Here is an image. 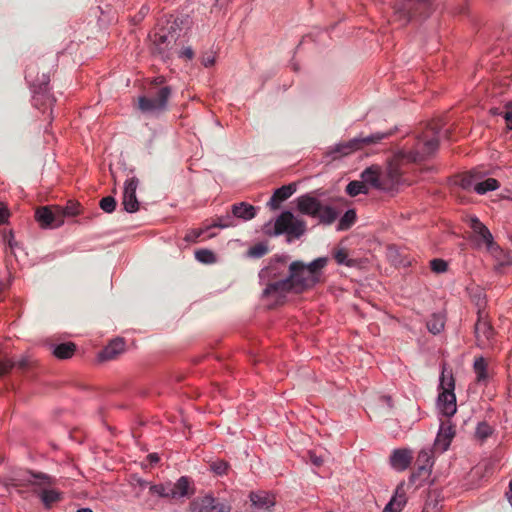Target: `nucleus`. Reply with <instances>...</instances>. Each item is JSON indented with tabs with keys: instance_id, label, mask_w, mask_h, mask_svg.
I'll return each instance as SVG.
<instances>
[{
	"instance_id": "nucleus-12",
	"label": "nucleus",
	"mask_w": 512,
	"mask_h": 512,
	"mask_svg": "<svg viewBox=\"0 0 512 512\" xmlns=\"http://www.w3.org/2000/svg\"><path fill=\"white\" fill-rule=\"evenodd\" d=\"M415 465L416 470L413 472L411 476L412 480L427 478L430 474L431 467L433 465L431 451L425 449L421 450L418 453Z\"/></svg>"
},
{
	"instance_id": "nucleus-34",
	"label": "nucleus",
	"mask_w": 512,
	"mask_h": 512,
	"mask_svg": "<svg viewBox=\"0 0 512 512\" xmlns=\"http://www.w3.org/2000/svg\"><path fill=\"white\" fill-rule=\"evenodd\" d=\"M174 41V36L170 33L166 32H156L153 36V43L157 46V48L162 51L163 45L168 46L171 42Z\"/></svg>"
},
{
	"instance_id": "nucleus-2",
	"label": "nucleus",
	"mask_w": 512,
	"mask_h": 512,
	"mask_svg": "<svg viewBox=\"0 0 512 512\" xmlns=\"http://www.w3.org/2000/svg\"><path fill=\"white\" fill-rule=\"evenodd\" d=\"M441 125L438 122L428 124L425 130L417 136L413 147L402 153V158L409 162H421L431 156L439 146Z\"/></svg>"
},
{
	"instance_id": "nucleus-58",
	"label": "nucleus",
	"mask_w": 512,
	"mask_h": 512,
	"mask_svg": "<svg viewBox=\"0 0 512 512\" xmlns=\"http://www.w3.org/2000/svg\"><path fill=\"white\" fill-rule=\"evenodd\" d=\"M509 490H510V497H509V501H510V503H511V505H512V481H511V482H510V484H509Z\"/></svg>"
},
{
	"instance_id": "nucleus-10",
	"label": "nucleus",
	"mask_w": 512,
	"mask_h": 512,
	"mask_svg": "<svg viewBox=\"0 0 512 512\" xmlns=\"http://www.w3.org/2000/svg\"><path fill=\"white\" fill-rule=\"evenodd\" d=\"M35 217L43 228H58L63 224L57 205L38 208Z\"/></svg>"
},
{
	"instance_id": "nucleus-11",
	"label": "nucleus",
	"mask_w": 512,
	"mask_h": 512,
	"mask_svg": "<svg viewBox=\"0 0 512 512\" xmlns=\"http://www.w3.org/2000/svg\"><path fill=\"white\" fill-rule=\"evenodd\" d=\"M138 186V179L132 177L125 181L122 205L125 211L129 213L136 212L139 209V202L136 198V189Z\"/></svg>"
},
{
	"instance_id": "nucleus-42",
	"label": "nucleus",
	"mask_w": 512,
	"mask_h": 512,
	"mask_svg": "<svg viewBox=\"0 0 512 512\" xmlns=\"http://www.w3.org/2000/svg\"><path fill=\"white\" fill-rule=\"evenodd\" d=\"M493 432L492 427L486 422H480L476 428V436L480 439L488 438Z\"/></svg>"
},
{
	"instance_id": "nucleus-54",
	"label": "nucleus",
	"mask_w": 512,
	"mask_h": 512,
	"mask_svg": "<svg viewBox=\"0 0 512 512\" xmlns=\"http://www.w3.org/2000/svg\"><path fill=\"white\" fill-rule=\"evenodd\" d=\"M180 57L191 60L194 57V51L191 47H186L180 52Z\"/></svg>"
},
{
	"instance_id": "nucleus-49",
	"label": "nucleus",
	"mask_w": 512,
	"mask_h": 512,
	"mask_svg": "<svg viewBox=\"0 0 512 512\" xmlns=\"http://www.w3.org/2000/svg\"><path fill=\"white\" fill-rule=\"evenodd\" d=\"M201 62L205 67H211L215 63V53L213 51L205 52L201 57Z\"/></svg>"
},
{
	"instance_id": "nucleus-23",
	"label": "nucleus",
	"mask_w": 512,
	"mask_h": 512,
	"mask_svg": "<svg viewBox=\"0 0 512 512\" xmlns=\"http://www.w3.org/2000/svg\"><path fill=\"white\" fill-rule=\"evenodd\" d=\"M486 250L497 262L496 269H500L501 267L511 264V258L509 254L505 252L497 243L494 242Z\"/></svg>"
},
{
	"instance_id": "nucleus-9",
	"label": "nucleus",
	"mask_w": 512,
	"mask_h": 512,
	"mask_svg": "<svg viewBox=\"0 0 512 512\" xmlns=\"http://www.w3.org/2000/svg\"><path fill=\"white\" fill-rule=\"evenodd\" d=\"M470 228L472 233L469 239L474 247H485L487 249L494 243L490 230L478 218L473 217L470 219Z\"/></svg>"
},
{
	"instance_id": "nucleus-5",
	"label": "nucleus",
	"mask_w": 512,
	"mask_h": 512,
	"mask_svg": "<svg viewBox=\"0 0 512 512\" xmlns=\"http://www.w3.org/2000/svg\"><path fill=\"white\" fill-rule=\"evenodd\" d=\"M439 388L441 392L438 396V405L443 415L451 417L456 413V396L454 394L455 381L452 375L447 377L445 372H442Z\"/></svg>"
},
{
	"instance_id": "nucleus-26",
	"label": "nucleus",
	"mask_w": 512,
	"mask_h": 512,
	"mask_svg": "<svg viewBox=\"0 0 512 512\" xmlns=\"http://www.w3.org/2000/svg\"><path fill=\"white\" fill-rule=\"evenodd\" d=\"M76 350V345L72 342L61 343L56 345L53 354L59 359L70 358Z\"/></svg>"
},
{
	"instance_id": "nucleus-17",
	"label": "nucleus",
	"mask_w": 512,
	"mask_h": 512,
	"mask_svg": "<svg viewBox=\"0 0 512 512\" xmlns=\"http://www.w3.org/2000/svg\"><path fill=\"white\" fill-rule=\"evenodd\" d=\"M413 459L412 451L409 449H396L390 456L391 466L398 470L403 471L408 468Z\"/></svg>"
},
{
	"instance_id": "nucleus-50",
	"label": "nucleus",
	"mask_w": 512,
	"mask_h": 512,
	"mask_svg": "<svg viewBox=\"0 0 512 512\" xmlns=\"http://www.w3.org/2000/svg\"><path fill=\"white\" fill-rule=\"evenodd\" d=\"M504 119L507 124V128L512 130V101L505 105Z\"/></svg>"
},
{
	"instance_id": "nucleus-61",
	"label": "nucleus",
	"mask_w": 512,
	"mask_h": 512,
	"mask_svg": "<svg viewBox=\"0 0 512 512\" xmlns=\"http://www.w3.org/2000/svg\"><path fill=\"white\" fill-rule=\"evenodd\" d=\"M423 512H429V511H428V509H427V508H425V509L423 510Z\"/></svg>"
},
{
	"instance_id": "nucleus-55",
	"label": "nucleus",
	"mask_w": 512,
	"mask_h": 512,
	"mask_svg": "<svg viewBox=\"0 0 512 512\" xmlns=\"http://www.w3.org/2000/svg\"><path fill=\"white\" fill-rule=\"evenodd\" d=\"M5 240L8 242V245L11 249H13L14 245H16V243L14 242V235L11 231L8 235H5Z\"/></svg>"
},
{
	"instance_id": "nucleus-31",
	"label": "nucleus",
	"mask_w": 512,
	"mask_h": 512,
	"mask_svg": "<svg viewBox=\"0 0 512 512\" xmlns=\"http://www.w3.org/2000/svg\"><path fill=\"white\" fill-rule=\"evenodd\" d=\"M337 216L338 214L333 208L321 205L320 212L317 214L316 218L319 219L321 223L332 224Z\"/></svg>"
},
{
	"instance_id": "nucleus-37",
	"label": "nucleus",
	"mask_w": 512,
	"mask_h": 512,
	"mask_svg": "<svg viewBox=\"0 0 512 512\" xmlns=\"http://www.w3.org/2000/svg\"><path fill=\"white\" fill-rule=\"evenodd\" d=\"M195 258L204 264H211L215 262V255L211 250L199 249L195 252Z\"/></svg>"
},
{
	"instance_id": "nucleus-25",
	"label": "nucleus",
	"mask_w": 512,
	"mask_h": 512,
	"mask_svg": "<svg viewBox=\"0 0 512 512\" xmlns=\"http://www.w3.org/2000/svg\"><path fill=\"white\" fill-rule=\"evenodd\" d=\"M250 500L254 506L261 509H269L275 504L274 497L264 492L251 493Z\"/></svg>"
},
{
	"instance_id": "nucleus-13",
	"label": "nucleus",
	"mask_w": 512,
	"mask_h": 512,
	"mask_svg": "<svg viewBox=\"0 0 512 512\" xmlns=\"http://www.w3.org/2000/svg\"><path fill=\"white\" fill-rule=\"evenodd\" d=\"M171 499L191 497L195 493L192 480L187 476L180 477L174 484H171Z\"/></svg>"
},
{
	"instance_id": "nucleus-32",
	"label": "nucleus",
	"mask_w": 512,
	"mask_h": 512,
	"mask_svg": "<svg viewBox=\"0 0 512 512\" xmlns=\"http://www.w3.org/2000/svg\"><path fill=\"white\" fill-rule=\"evenodd\" d=\"M444 318L440 314H433L427 321V329L433 334H438L444 328Z\"/></svg>"
},
{
	"instance_id": "nucleus-57",
	"label": "nucleus",
	"mask_w": 512,
	"mask_h": 512,
	"mask_svg": "<svg viewBox=\"0 0 512 512\" xmlns=\"http://www.w3.org/2000/svg\"><path fill=\"white\" fill-rule=\"evenodd\" d=\"M490 112L493 115H502L504 117V111H501L500 108H492Z\"/></svg>"
},
{
	"instance_id": "nucleus-8",
	"label": "nucleus",
	"mask_w": 512,
	"mask_h": 512,
	"mask_svg": "<svg viewBox=\"0 0 512 512\" xmlns=\"http://www.w3.org/2000/svg\"><path fill=\"white\" fill-rule=\"evenodd\" d=\"M274 230L276 235L286 233L294 238H299L304 234L306 224L302 220L295 219L290 211H285L276 219Z\"/></svg>"
},
{
	"instance_id": "nucleus-20",
	"label": "nucleus",
	"mask_w": 512,
	"mask_h": 512,
	"mask_svg": "<svg viewBox=\"0 0 512 512\" xmlns=\"http://www.w3.org/2000/svg\"><path fill=\"white\" fill-rule=\"evenodd\" d=\"M124 341L122 339H115L111 341L100 353L99 359L101 361H108L115 359L119 354L124 351Z\"/></svg>"
},
{
	"instance_id": "nucleus-7",
	"label": "nucleus",
	"mask_w": 512,
	"mask_h": 512,
	"mask_svg": "<svg viewBox=\"0 0 512 512\" xmlns=\"http://www.w3.org/2000/svg\"><path fill=\"white\" fill-rule=\"evenodd\" d=\"M392 134L393 131L389 130L387 132H376L369 136L354 138L347 142L336 145L335 148L332 150V153L339 154L341 156H346L365 145L379 143L381 140L388 138Z\"/></svg>"
},
{
	"instance_id": "nucleus-51",
	"label": "nucleus",
	"mask_w": 512,
	"mask_h": 512,
	"mask_svg": "<svg viewBox=\"0 0 512 512\" xmlns=\"http://www.w3.org/2000/svg\"><path fill=\"white\" fill-rule=\"evenodd\" d=\"M16 365L15 368H18L21 371H25L29 368L30 362L27 358H22L18 361H15Z\"/></svg>"
},
{
	"instance_id": "nucleus-22",
	"label": "nucleus",
	"mask_w": 512,
	"mask_h": 512,
	"mask_svg": "<svg viewBox=\"0 0 512 512\" xmlns=\"http://www.w3.org/2000/svg\"><path fill=\"white\" fill-rule=\"evenodd\" d=\"M256 207L246 202L234 204L231 208L232 215L245 221L251 220L256 216Z\"/></svg>"
},
{
	"instance_id": "nucleus-38",
	"label": "nucleus",
	"mask_w": 512,
	"mask_h": 512,
	"mask_svg": "<svg viewBox=\"0 0 512 512\" xmlns=\"http://www.w3.org/2000/svg\"><path fill=\"white\" fill-rule=\"evenodd\" d=\"M334 258L338 264L346 265L348 267L355 265L354 260L348 259V253L345 249H338L334 254Z\"/></svg>"
},
{
	"instance_id": "nucleus-30",
	"label": "nucleus",
	"mask_w": 512,
	"mask_h": 512,
	"mask_svg": "<svg viewBox=\"0 0 512 512\" xmlns=\"http://www.w3.org/2000/svg\"><path fill=\"white\" fill-rule=\"evenodd\" d=\"M368 192V186L362 181L354 180L349 182L346 186V193L351 197H355L359 194H368Z\"/></svg>"
},
{
	"instance_id": "nucleus-29",
	"label": "nucleus",
	"mask_w": 512,
	"mask_h": 512,
	"mask_svg": "<svg viewBox=\"0 0 512 512\" xmlns=\"http://www.w3.org/2000/svg\"><path fill=\"white\" fill-rule=\"evenodd\" d=\"M499 187V182L494 178H488L482 182H477L474 185V191L482 195L488 191L496 190Z\"/></svg>"
},
{
	"instance_id": "nucleus-4",
	"label": "nucleus",
	"mask_w": 512,
	"mask_h": 512,
	"mask_svg": "<svg viewBox=\"0 0 512 512\" xmlns=\"http://www.w3.org/2000/svg\"><path fill=\"white\" fill-rule=\"evenodd\" d=\"M172 94L169 86L153 88L149 96L139 98V109L142 112H162L167 109L168 100Z\"/></svg>"
},
{
	"instance_id": "nucleus-15",
	"label": "nucleus",
	"mask_w": 512,
	"mask_h": 512,
	"mask_svg": "<svg viewBox=\"0 0 512 512\" xmlns=\"http://www.w3.org/2000/svg\"><path fill=\"white\" fill-rule=\"evenodd\" d=\"M321 202L310 195H303L297 199L298 210L305 215L316 218L320 212Z\"/></svg>"
},
{
	"instance_id": "nucleus-14",
	"label": "nucleus",
	"mask_w": 512,
	"mask_h": 512,
	"mask_svg": "<svg viewBox=\"0 0 512 512\" xmlns=\"http://www.w3.org/2000/svg\"><path fill=\"white\" fill-rule=\"evenodd\" d=\"M402 172L395 164H390L384 172H381V183L383 191L393 190L401 180Z\"/></svg>"
},
{
	"instance_id": "nucleus-18",
	"label": "nucleus",
	"mask_w": 512,
	"mask_h": 512,
	"mask_svg": "<svg viewBox=\"0 0 512 512\" xmlns=\"http://www.w3.org/2000/svg\"><path fill=\"white\" fill-rule=\"evenodd\" d=\"M296 191V184L290 183L275 190L270 198L268 205L271 209L275 210L280 207V204L287 200Z\"/></svg>"
},
{
	"instance_id": "nucleus-27",
	"label": "nucleus",
	"mask_w": 512,
	"mask_h": 512,
	"mask_svg": "<svg viewBox=\"0 0 512 512\" xmlns=\"http://www.w3.org/2000/svg\"><path fill=\"white\" fill-rule=\"evenodd\" d=\"M57 211H59L62 220L64 221L65 217L76 216L80 214V205L75 201H68L65 206L57 205Z\"/></svg>"
},
{
	"instance_id": "nucleus-16",
	"label": "nucleus",
	"mask_w": 512,
	"mask_h": 512,
	"mask_svg": "<svg viewBox=\"0 0 512 512\" xmlns=\"http://www.w3.org/2000/svg\"><path fill=\"white\" fill-rule=\"evenodd\" d=\"M454 435L455 431L450 422L443 421L435 440L436 448L441 449L442 451L447 450Z\"/></svg>"
},
{
	"instance_id": "nucleus-44",
	"label": "nucleus",
	"mask_w": 512,
	"mask_h": 512,
	"mask_svg": "<svg viewBox=\"0 0 512 512\" xmlns=\"http://www.w3.org/2000/svg\"><path fill=\"white\" fill-rule=\"evenodd\" d=\"M171 483L166 485H154L151 487V491L157 493L161 497L170 498Z\"/></svg>"
},
{
	"instance_id": "nucleus-33",
	"label": "nucleus",
	"mask_w": 512,
	"mask_h": 512,
	"mask_svg": "<svg viewBox=\"0 0 512 512\" xmlns=\"http://www.w3.org/2000/svg\"><path fill=\"white\" fill-rule=\"evenodd\" d=\"M475 333L478 339L483 337L489 340L493 335V329L487 322L479 320L475 325Z\"/></svg>"
},
{
	"instance_id": "nucleus-3",
	"label": "nucleus",
	"mask_w": 512,
	"mask_h": 512,
	"mask_svg": "<svg viewBox=\"0 0 512 512\" xmlns=\"http://www.w3.org/2000/svg\"><path fill=\"white\" fill-rule=\"evenodd\" d=\"M432 11L430 0H405L396 7V14L405 23L411 20L426 19Z\"/></svg>"
},
{
	"instance_id": "nucleus-36",
	"label": "nucleus",
	"mask_w": 512,
	"mask_h": 512,
	"mask_svg": "<svg viewBox=\"0 0 512 512\" xmlns=\"http://www.w3.org/2000/svg\"><path fill=\"white\" fill-rule=\"evenodd\" d=\"M235 226V223H234V220H233V216L231 215H226V216H220V217H217L212 224L210 225H206V229H211V228H228V227H233Z\"/></svg>"
},
{
	"instance_id": "nucleus-40",
	"label": "nucleus",
	"mask_w": 512,
	"mask_h": 512,
	"mask_svg": "<svg viewBox=\"0 0 512 512\" xmlns=\"http://www.w3.org/2000/svg\"><path fill=\"white\" fill-rule=\"evenodd\" d=\"M405 500L402 497H393L385 506L383 512H400Z\"/></svg>"
},
{
	"instance_id": "nucleus-53",
	"label": "nucleus",
	"mask_w": 512,
	"mask_h": 512,
	"mask_svg": "<svg viewBox=\"0 0 512 512\" xmlns=\"http://www.w3.org/2000/svg\"><path fill=\"white\" fill-rule=\"evenodd\" d=\"M8 215L9 213L6 206L0 202V225L6 222Z\"/></svg>"
},
{
	"instance_id": "nucleus-24",
	"label": "nucleus",
	"mask_w": 512,
	"mask_h": 512,
	"mask_svg": "<svg viewBox=\"0 0 512 512\" xmlns=\"http://www.w3.org/2000/svg\"><path fill=\"white\" fill-rule=\"evenodd\" d=\"M473 369L476 374L477 382L486 384L489 380L487 360L484 357L475 358Z\"/></svg>"
},
{
	"instance_id": "nucleus-59",
	"label": "nucleus",
	"mask_w": 512,
	"mask_h": 512,
	"mask_svg": "<svg viewBox=\"0 0 512 512\" xmlns=\"http://www.w3.org/2000/svg\"><path fill=\"white\" fill-rule=\"evenodd\" d=\"M76 512H93L90 508H80Z\"/></svg>"
},
{
	"instance_id": "nucleus-6",
	"label": "nucleus",
	"mask_w": 512,
	"mask_h": 512,
	"mask_svg": "<svg viewBox=\"0 0 512 512\" xmlns=\"http://www.w3.org/2000/svg\"><path fill=\"white\" fill-rule=\"evenodd\" d=\"M27 481L32 485L41 487L38 495L46 508H51L53 504L62 500L61 492L55 489H48L53 484V480L49 475L30 472V478Z\"/></svg>"
},
{
	"instance_id": "nucleus-21",
	"label": "nucleus",
	"mask_w": 512,
	"mask_h": 512,
	"mask_svg": "<svg viewBox=\"0 0 512 512\" xmlns=\"http://www.w3.org/2000/svg\"><path fill=\"white\" fill-rule=\"evenodd\" d=\"M362 182L366 185L370 184L372 187L382 190L381 171L377 166L366 168L361 173Z\"/></svg>"
},
{
	"instance_id": "nucleus-39",
	"label": "nucleus",
	"mask_w": 512,
	"mask_h": 512,
	"mask_svg": "<svg viewBox=\"0 0 512 512\" xmlns=\"http://www.w3.org/2000/svg\"><path fill=\"white\" fill-rule=\"evenodd\" d=\"M100 208L106 213H112L116 209L117 202L114 197L106 196L100 200Z\"/></svg>"
},
{
	"instance_id": "nucleus-47",
	"label": "nucleus",
	"mask_w": 512,
	"mask_h": 512,
	"mask_svg": "<svg viewBox=\"0 0 512 512\" xmlns=\"http://www.w3.org/2000/svg\"><path fill=\"white\" fill-rule=\"evenodd\" d=\"M212 470L218 475H224L227 473L229 465L227 462L219 461L212 464Z\"/></svg>"
},
{
	"instance_id": "nucleus-28",
	"label": "nucleus",
	"mask_w": 512,
	"mask_h": 512,
	"mask_svg": "<svg viewBox=\"0 0 512 512\" xmlns=\"http://www.w3.org/2000/svg\"><path fill=\"white\" fill-rule=\"evenodd\" d=\"M54 101V97L47 93L46 88H42L41 86L39 87V91H37L33 97V104L38 108L42 105L51 106Z\"/></svg>"
},
{
	"instance_id": "nucleus-56",
	"label": "nucleus",
	"mask_w": 512,
	"mask_h": 512,
	"mask_svg": "<svg viewBox=\"0 0 512 512\" xmlns=\"http://www.w3.org/2000/svg\"><path fill=\"white\" fill-rule=\"evenodd\" d=\"M147 458H148V460H149V462H150L151 464H156V463H158V462H159V460H160V457H159V456H158V454H156V453H151V454H149V455L147 456Z\"/></svg>"
},
{
	"instance_id": "nucleus-52",
	"label": "nucleus",
	"mask_w": 512,
	"mask_h": 512,
	"mask_svg": "<svg viewBox=\"0 0 512 512\" xmlns=\"http://www.w3.org/2000/svg\"><path fill=\"white\" fill-rule=\"evenodd\" d=\"M309 457H310L311 463L316 467H320L324 462L322 457L317 456L314 452H309Z\"/></svg>"
},
{
	"instance_id": "nucleus-48",
	"label": "nucleus",
	"mask_w": 512,
	"mask_h": 512,
	"mask_svg": "<svg viewBox=\"0 0 512 512\" xmlns=\"http://www.w3.org/2000/svg\"><path fill=\"white\" fill-rule=\"evenodd\" d=\"M475 179H474V176L472 174H467V175H464L461 180H460V186L463 188V189H471L472 187L474 188V185H475Z\"/></svg>"
},
{
	"instance_id": "nucleus-45",
	"label": "nucleus",
	"mask_w": 512,
	"mask_h": 512,
	"mask_svg": "<svg viewBox=\"0 0 512 512\" xmlns=\"http://www.w3.org/2000/svg\"><path fill=\"white\" fill-rule=\"evenodd\" d=\"M15 361L12 359L4 358L0 360V375H4L9 373L13 368H15Z\"/></svg>"
},
{
	"instance_id": "nucleus-41",
	"label": "nucleus",
	"mask_w": 512,
	"mask_h": 512,
	"mask_svg": "<svg viewBox=\"0 0 512 512\" xmlns=\"http://www.w3.org/2000/svg\"><path fill=\"white\" fill-rule=\"evenodd\" d=\"M208 230L209 229H206V226L200 229H191L186 233L184 240L186 242L196 243L198 239Z\"/></svg>"
},
{
	"instance_id": "nucleus-43",
	"label": "nucleus",
	"mask_w": 512,
	"mask_h": 512,
	"mask_svg": "<svg viewBox=\"0 0 512 512\" xmlns=\"http://www.w3.org/2000/svg\"><path fill=\"white\" fill-rule=\"evenodd\" d=\"M447 263L442 259L435 258L430 261V268L435 273H443L447 270Z\"/></svg>"
},
{
	"instance_id": "nucleus-1",
	"label": "nucleus",
	"mask_w": 512,
	"mask_h": 512,
	"mask_svg": "<svg viewBox=\"0 0 512 512\" xmlns=\"http://www.w3.org/2000/svg\"><path fill=\"white\" fill-rule=\"evenodd\" d=\"M327 263L326 257L317 258L308 265L302 261H294L289 266V275L280 280L270 281L263 294L281 297L290 291L302 293L320 281L322 270Z\"/></svg>"
},
{
	"instance_id": "nucleus-35",
	"label": "nucleus",
	"mask_w": 512,
	"mask_h": 512,
	"mask_svg": "<svg viewBox=\"0 0 512 512\" xmlns=\"http://www.w3.org/2000/svg\"><path fill=\"white\" fill-rule=\"evenodd\" d=\"M356 221V213L350 209L345 212L338 223V230H348Z\"/></svg>"
},
{
	"instance_id": "nucleus-60",
	"label": "nucleus",
	"mask_w": 512,
	"mask_h": 512,
	"mask_svg": "<svg viewBox=\"0 0 512 512\" xmlns=\"http://www.w3.org/2000/svg\"><path fill=\"white\" fill-rule=\"evenodd\" d=\"M214 236H215V234H210V235L208 236V238H212V237H214Z\"/></svg>"
},
{
	"instance_id": "nucleus-19",
	"label": "nucleus",
	"mask_w": 512,
	"mask_h": 512,
	"mask_svg": "<svg viewBox=\"0 0 512 512\" xmlns=\"http://www.w3.org/2000/svg\"><path fill=\"white\" fill-rule=\"evenodd\" d=\"M201 508L205 512H229L231 506L226 501H220L212 495H206L201 500Z\"/></svg>"
},
{
	"instance_id": "nucleus-46",
	"label": "nucleus",
	"mask_w": 512,
	"mask_h": 512,
	"mask_svg": "<svg viewBox=\"0 0 512 512\" xmlns=\"http://www.w3.org/2000/svg\"><path fill=\"white\" fill-rule=\"evenodd\" d=\"M268 249L263 244L254 245L249 249V255L252 257L260 258L267 253Z\"/></svg>"
}]
</instances>
